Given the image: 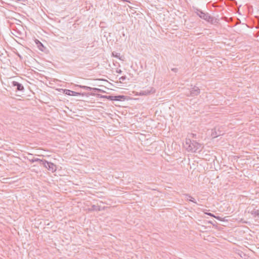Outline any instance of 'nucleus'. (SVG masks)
Listing matches in <instances>:
<instances>
[{"instance_id":"nucleus-10","label":"nucleus","mask_w":259,"mask_h":259,"mask_svg":"<svg viewBox=\"0 0 259 259\" xmlns=\"http://www.w3.org/2000/svg\"><path fill=\"white\" fill-rule=\"evenodd\" d=\"M154 91H153V89H151L150 90H147L145 91H141V94L143 95H147L150 94L151 93H154Z\"/></svg>"},{"instance_id":"nucleus-4","label":"nucleus","mask_w":259,"mask_h":259,"mask_svg":"<svg viewBox=\"0 0 259 259\" xmlns=\"http://www.w3.org/2000/svg\"><path fill=\"white\" fill-rule=\"evenodd\" d=\"M248 211L251 213L252 217L255 219H257L259 218V209L257 208V207L254 205H252L248 208Z\"/></svg>"},{"instance_id":"nucleus-7","label":"nucleus","mask_w":259,"mask_h":259,"mask_svg":"<svg viewBox=\"0 0 259 259\" xmlns=\"http://www.w3.org/2000/svg\"><path fill=\"white\" fill-rule=\"evenodd\" d=\"M12 85L13 87H16L17 91H23L24 90L23 86L18 82L14 81L12 82Z\"/></svg>"},{"instance_id":"nucleus-20","label":"nucleus","mask_w":259,"mask_h":259,"mask_svg":"<svg viewBox=\"0 0 259 259\" xmlns=\"http://www.w3.org/2000/svg\"><path fill=\"white\" fill-rule=\"evenodd\" d=\"M171 70H172V71H176V70H177V68H172Z\"/></svg>"},{"instance_id":"nucleus-14","label":"nucleus","mask_w":259,"mask_h":259,"mask_svg":"<svg viewBox=\"0 0 259 259\" xmlns=\"http://www.w3.org/2000/svg\"><path fill=\"white\" fill-rule=\"evenodd\" d=\"M36 44L37 45V47H38V49L40 51H43L44 48V45L38 40H37V41H36Z\"/></svg>"},{"instance_id":"nucleus-15","label":"nucleus","mask_w":259,"mask_h":259,"mask_svg":"<svg viewBox=\"0 0 259 259\" xmlns=\"http://www.w3.org/2000/svg\"><path fill=\"white\" fill-rule=\"evenodd\" d=\"M102 97L106 98L111 101H115L114 96H102Z\"/></svg>"},{"instance_id":"nucleus-1","label":"nucleus","mask_w":259,"mask_h":259,"mask_svg":"<svg viewBox=\"0 0 259 259\" xmlns=\"http://www.w3.org/2000/svg\"><path fill=\"white\" fill-rule=\"evenodd\" d=\"M183 145L187 151L192 153L200 151L202 149L200 144L195 141H192L190 139H186Z\"/></svg>"},{"instance_id":"nucleus-13","label":"nucleus","mask_w":259,"mask_h":259,"mask_svg":"<svg viewBox=\"0 0 259 259\" xmlns=\"http://www.w3.org/2000/svg\"><path fill=\"white\" fill-rule=\"evenodd\" d=\"M29 161H31V162H34L38 161L42 165V161H45V160H42L39 159L38 158H33L32 159H29Z\"/></svg>"},{"instance_id":"nucleus-12","label":"nucleus","mask_w":259,"mask_h":259,"mask_svg":"<svg viewBox=\"0 0 259 259\" xmlns=\"http://www.w3.org/2000/svg\"><path fill=\"white\" fill-rule=\"evenodd\" d=\"M112 56L113 57H114L118 58L120 60L123 61V57L120 56V54L119 53L113 52L112 53Z\"/></svg>"},{"instance_id":"nucleus-8","label":"nucleus","mask_w":259,"mask_h":259,"mask_svg":"<svg viewBox=\"0 0 259 259\" xmlns=\"http://www.w3.org/2000/svg\"><path fill=\"white\" fill-rule=\"evenodd\" d=\"M64 93L65 94L69 95V96H76L78 95H79L80 94L74 91H72L69 90H65L64 91Z\"/></svg>"},{"instance_id":"nucleus-19","label":"nucleus","mask_w":259,"mask_h":259,"mask_svg":"<svg viewBox=\"0 0 259 259\" xmlns=\"http://www.w3.org/2000/svg\"><path fill=\"white\" fill-rule=\"evenodd\" d=\"M116 72L119 74H121L122 73V71L121 69H117Z\"/></svg>"},{"instance_id":"nucleus-18","label":"nucleus","mask_w":259,"mask_h":259,"mask_svg":"<svg viewBox=\"0 0 259 259\" xmlns=\"http://www.w3.org/2000/svg\"><path fill=\"white\" fill-rule=\"evenodd\" d=\"M126 79L125 76H122L119 78V80L121 81H123Z\"/></svg>"},{"instance_id":"nucleus-2","label":"nucleus","mask_w":259,"mask_h":259,"mask_svg":"<svg viewBox=\"0 0 259 259\" xmlns=\"http://www.w3.org/2000/svg\"><path fill=\"white\" fill-rule=\"evenodd\" d=\"M223 128L222 126H216L211 130V136L212 138H217L224 134Z\"/></svg>"},{"instance_id":"nucleus-9","label":"nucleus","mask_w":259,"mask_h":259,"mask_svg":"<svg viewBox=\"0 0 259 259\" xmlns=\"http://www.w3.org/2000/svg\"><path fill=\"white\" fill-rule=\"evenodd\" d=\"M78 86L82 89H85L87 90H89V91L93 90V91H97L98 92H101V89H97V88H91V87H89L88 86H85V85H78Z\"/></svg>"},{"instance_id":"nucleus-6","label":"nucleus","mask_w":259,"mask_h":259,"mask_svg":"<svg viewBox=\"0 0 259 259\" xmlns=\"http://www.w3.org/2000/svg\"><path fill=\"white\" fill-rule=\"evenodd\" d=\"M200 93V89L196 87H195L192 89L189 92V93H187V96L194 97L197 96Z\"/></svg>"},{"instance_id":"nucleus-11","label":"nucleus","mask_w":259,"mask_h":259,"mask_svg":"<svg viewBox=\"0 0 259 259\" xmlns=\"http://www.w3.org/2000/svg\"><path fill=\"white\" fill-rule=\"evenodd\" d=\"M185 199L187 200L191 201L192 202H194L195 203H196V202L195 201V199L189 195H185Z\"/></svg>"},{"instance_id":"nucleus-17","label":"nucleus","mask_w":259,"mask_h":259,"mask_svg":"<svg viewBox=\"0 0 259 259\" xmlns=\"http://www.w3.org/2000/svg\"><path fill=\"white\" fill-rule=\"evenodd\" d=\"M10 1H11V0H5V1H4V0H1V4H9Z\"/></svg>"},{"instance_id":"nucleus-3","label":"nucleus","mask_w":259,"mask_h":259,"mask_svg":"<svg viewBox=\"0 0 259 259\" xmlns=\"http://www.w3.org/2000/svg\"><path fill=\"white\" fill-rule=\"evenodd\" d=\"M196 13L199 17L208 22H211L213 20V18L210 16L208 13H205L200 10H197Z\"/></svg>"},{"instance_id":"nucleus-5","label":"nucleus","mask_w":259,"mask_h":259,"mask_svg":"<svg viewBox=\"0 0 259 259\" xmlns=\"http://www.w3.org/2000/svg\"><path fill=\"white\" fill-rule=\"evenodd\" d=\"M42 165L52 172H54L57 169V167L54 163L48 162L46 160L42 161Z\"/></svg>"},{"instance_id":"nucleus-16","label":"nucleus","mask_w":259,"mask_h":259,"mask_svg":"<svg viewBox=\"0 0 259 259\" xmlns=\"http://www.w3.org/2000/svg\"><path fill=\"white\" fill-rule=\"evenodd\" d=\"M115 101H121L124 98L123 96H114Z\"/></svg>"}]
</instances>
